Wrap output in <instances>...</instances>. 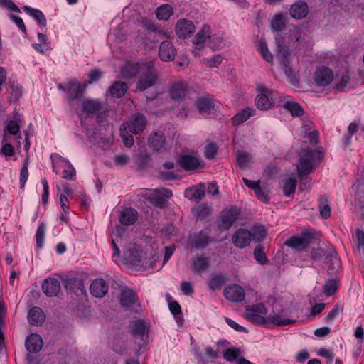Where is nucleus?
<instances>
[{
  "label": "nucleus",
  "mask_w": 364,
  "mask_h": 364,
  "mask_svg": "<svg viewBox=\"0 0 364 364\" xmlns=\"http://www.w3.org/2000/svg\"><path fill=\"white\" fill-rule=\"evenodd\" d=\"M53 170L56 174H61L63 178L73 181L76 171L70 162L57 154L56 159L53 161Z\"/></svg>",
  "instance_id": "nucleus-5"
},
{
  "label": "nucleus",
  "mask_w": 364,
  "mask_h": 364,
  "mask_svg": "<svg viewBox=\"0 0 364 364\" xmlns=\"http://www.w3.org/2000/svg\"><path fill=\"white\" fill-rule=\"evenodd\" d=\"M146 119L141 114H136L129 122L123 124L131 133L137 134L141 132L146 126Z\"/></svg>",
  "instance_id": "nucleus-18"
},
{
  "label": "nucleus",
  "mask_w": 364,
  "mask_h": 364,
  "mask_svg": "<svg viewBox=\"0 0 364 364\" xmlns=\"http://www.w3.org/2000/svg\"><path fill=\"white\" fill-rule=\"evenodd\" d=\"M132 134L126 127L121 128V136L126 147L130 148L133 146L134 137Z\"/></svg>",
  "instance_id": "nucleus-50"
},
{
  "label": "nucleus",
  "mask_w": 364,
  "mask_h": 364,
  "mask_svg": "<svg viewBox=\"0 0 364 364\" xmlns=\"http://www.w3.org/2000/svg\"><path fill=\"white\" fill-rule=\"evenodd\" d=\"M25 346L28 351L36 353L41 350L43 346L42 338L38 334L31 333L27 337Z\"/></svg>",
  "instance_id": "nucleus-29"
},
{
  "label": "nucleus",
  "mask_w": 364,
  "mask_h": 364,
  "mask_svg": "<svg viewBox=\"0 0 364 364\" xmlns=\"http://www.w3.org/2000/svg\"><path fill=\"white\" fill-rule=\"evenodd\" d=\"M296 185L297 181L296 179L291 178L287 179L283 186L284 195L286 196H290L294 194L295 193Z\"/></svg>",
  "instance_id": "nucleus-46"
},
{
  "label": "nucleus",
  "mask_w": 364,
  "mask_h": 364,
  "mask_svg": "<svg viewBox=\"0 0 364 364\" xmlns=\"http://www.w3.org/2000/svg\"><path fill=\"white\" fill-rule=\"evenodd\" d=\"M188 90V82L184 80H176L172 82L168 89L169 95L175 101H181L186 97Z\"/></svg>",
  "instance_id": "nucleus-12"
},
{
  "label": "nucleus",
  "mask_w": 364,
  "mask_h": 364,
  "mask_svg": "<svg viewBox=\"0 0 364 364\" xmlns=\"http://www.w3.org/2000/svg\"><path fill=\"white\" fill-rule=\"evenodd\" d=\"M289 12L292 18L302 19L305 18L309 13L308 5L303 1H299L291 5Z\"/></svg>",
  "instance_id": "nucleus-28"
},
{
  "label": "nucleus",
  "mask_w": 364,
  "mask_h": 364,
  "mask_svg": "<svg viewBox=\"0 0 364 364\" xmlns=\"http://www.w3.org/2000/svg\"><path fill=\"white\" fill-rule=\"evenodd\" d=\"M210 27L208 25H204L203 28L193 38L194 49L193 53L195 56L200 55V51L203 48L204 43L207 39H210Z\"/></svg>",
  "instance_id": "nucleus-14"
},
{
  "label": "nucleus",
  "mask_w": 364,
  "mask_h": 364,
  "mask_svg": "<svg viewBox=\"0 0 364 364\" xmlns=\"http://www.w3.org/2000/svg\"><path fill=\"white\" fill-rule=\"evenodd\" d=\"M176 33L180 38H187L195 31V26L191 21L187 19H180L176 25Z\"/></svg>",
  "instance_id": "nucleus-20"
},
{
  "label": "nucleus",
  "mask_w": 364,
  "mask_h": 364,
  "mask_svg": "<svg viewBox=\"0 0 364 364\" xmlns=\"http://www.w3.org/2000/svg\"><path fill=\"white\" fill-rule=\"evenodd\" d=\"M62 282L65 285V288L68 291H85L84 279L83 276L78 273H71L65 275Z\"/></svg>",
  "instance_id": "nucleus-10"
},
{
  "label": "nucleus",
  "mask_w": 364,
  "mask_h": 364,
  "mask_svg": "<svg viewBox=\"0 0 364 364\" xmlns=\"http://www.w3.org/2000/svg\"><path fill=\"white\" fill-rule=\"evenodd\" d=\"M338 289V283L335 279H330L326 282L323 287V291L326 296L333 295Z\"/></svg>",
  "instance_id": "nucleus-49"
},
{
  "label": "nucleus",
  "mask_w": 364,
  "mask_h": 364,
  "mask_svg": "<svg viewBox=\"0 0 364 364\" xmlns=\"http://www.w3.org/2000/svg\"><path fill=\"white\" fill-rule=\"evenodd\" d=\"M251 159V155L246 151H238L237 154V164L240 168H245Z\"/></svg>",
  "instance_id": "nucleus-45"
},
{
  "label": "nucleus",
  "mask_w": 364,
  "mask_h": 364,
  "mask_svg": "<svg viewBox=\"0 0 364 364\" xmlns=\"http://www.w3.org/2000/svg\"><path fill=\"white\" fill-rule=\"evenodd\" d=\"M46 228V225L43 223H41L38 227L36 234V245L38 247H42L43 245Z\"/></svg>",
  "instance_id": "nucleus-52"
},
{
  "label": "nucleus",
  "mask_w": 364,
  "mask_h": 364,
  "mask_svg": "<svg viewBox=\"0 0 364 364\" xmlns=\"http://www.w3.org/2000/svg\"><path fill=\"white\" fill-rule=\"evenodd\" d=\"M224 296L231 301L240 302L245 299L244 289L238 284L226 287L224 289Z\"/></svg>",
  "instance_id": "nucleus-19"
},
{
  "label": "nucleus",
  "mask_w": 364,
  "mask_h": 364,
  "mask_svg": "<svg viewBox=\"0 0 364 364\" xmlns=\"http://www.w3.org/2000/svg\"><path fill=\"white\" fill-rule=\"evenodd\" d=\"M223 57L220 55H214L210 58H204L203 60V63L206 64L208 67H218L220 64L222 63Z\"/></svg>",
  "instance_id": "nucleus-57"
},
{
  "label": "nucleus",
  "mask_w": 364,
  "mask_h": 364,
  "mask_svg": "<svg viewBox=\"0 0 364 364\" xmlns=\"http://www.w3.org/2000/svg\"><path fill=\"white\" fill-rule=\"evenodd\" d=\"M82 110L87 115L97 114L103 109L104 104L98 99L85 98L82 101Z\"/></svg>",
  "instance_id": "nucleus-22"
},
{
  "label": "nucleus",
  "mask_w": 364,
  "mask_h": 364,
  "mask_svg": "<svg viewBox=\"0 0 364 364\" xmlns=\"http://www.w3.org/2000/svg\"><path fill=\"white\" fill-rule=\"evenodd\" d=\"M138 219V212L133 208H126L119 215V222L124 225H134Z\"/></svg>",
  "instance_id": "nucleus-27"
},
{
  "label": "nucleus",
  "mask_w": 364,
  "mask_h": 364,
  "mask_svg": "<svg viewBox=\"0 0 364 364\" xmlns=\"http://www.w3.org/2000/svg\"><path fill=\"white\" fill-rule=\"evenodd\" d=\"M6 129L9 134L15 135L19 132L20 126L17 122L11 120L7 123Z\"/></svg>",
  "instance_id": "nucleus-64"
},
{
  "label": "nucleus",
  "mask_w": 364,
  "mask_h": 364,
  "mask_svg": "<svg viewBox=\"0 0 364 364\" xmlns=\"http://www.w3.org/2000/svg\"><path fill=\"white\" fill-rule=\"evenodd\" d=\"M9 18L13 22L16 23V25L22 32L26 33V27L23 23V19L21 17L14 14H11L9 15Z\"/></svg>",
  "instance_id": "nucleus-62"
},
{
  "label": "nucleus",
  "mask_w": 364,
  "mask_h": 364,
  "mask_svg": "<svg viewBox=\"0 0 364 364\" xmlns=\"http://www.w3.org/2000/svg\"><path fill=\"white\" fill-rule=\"evenodd\" d=\"M283 107L291 112V115L294 117H300L304 114V110L301 107L295 102L287 100L284 104Z\"/></svg>",
  "instance_id": "nucleus-41"
},
{
  "label": "nucleus",
  "mask_w": 364,
  "mask_h": 364,
  "mask_svg": "<svg viewBox=\"0 0 364 364\" xmlns=\"http://www.w3.org/2000/svg\"><path fill=\"white\" fill-rule=\"evenodd\" d=\"M240 354V350L237 348H229L223 352V358L227 361H235Z\"/></svg>",
  "instance_id": "nucleus-47"
},
{
  "label": "nucleus",
  "mask_w": 364,
  "mask_h": 364,
  "mask_svg": "<svg viewBox=\"0 0 364 364\" xmlns=\"http://www.w3.org/2000/svg\"><path fill=\"white\" fill-rule=\"evenodd\" d=\"M45 320V314L38 306L31 308L28 313V321L32 326H41Z\"/></svg>",
  "instance_id": "nucleus-30"
},
{
  "label": "nucleus",
  "mask_w": 364,
  "mask_h": 364,
  "mask_svg": "<svg viewBox=\"0 0 364 364\" xmlns=\"http://www.w3.org/2000/svg\"><path fill=\"white\" fill-rule=\"evenodd\" d=\"M23 10L31 16L33 17L38 22V23L41 26H46V18L43 14V13L36 9H33L30 6H25L23 7Z\"/></svg>",
  "instance_id": "nucleus-38"
},
{
  "label": "nucleus",
  "mask_w": 364,
  "mask_h": 364,
  "mask_svg": "<svg viewBox=\"0 0 364 364\" xmlns=\"http://www.w3.org/2000/svg\"><path fill=\"white\" fill-rule=\"evenodd\" d=\"M131 328L132 334L134 337L140 338L141 340H143L144 336L147 334L149 330L146 322L142 320L133 321L131 324Z\"/></svg>",
  "instance_id": "nucleus-32"
},
{
  "label": "nucleus",
  "mask_w": 364,
  "mask_h": 364,
  "mask_svg": "<svg viewBox=\"0 0 364 364\" xmlns=\"http://www.w3.org/2000/svg\"><path fill=\"white\" fill-rule=\"evenodd\" d=\"M226 282V278L223 274L213 275L208 281V286L212 290H220Z\"/></svg>",
  "instance_id": "nucleus-39"
},
{
  "label": "nucleus",
  "mask_w": 364,
  "mask_h": 364,
  "mask_svg": "<svg viewBox=\"0 0 364 364\" xmlns=\"http://www.w3.org/2000/svg\"><path fill=\"white\" fill-rule=\"evenodd\" d=\"M176 55V50L171 41H164L161 43L159 50V56L162 61H172Z\"/></svg>",
  "instance_id": "nucleus-23"
},
{
  "label": "nucleus",
  "mask_w": 364,
  "mask_h": 364,
  "mask_svg": "<svg viewBox=\"0 0 364 364\" xmlns=\"http://www.w3.org/2000/svg\"><path fill=\"white\" fill-rule=\"evenodd\" d=\"M254 114L255 110L252 108H245L232 118V123L234 126H238L247 121Z\"/></svg>",
  "instance_id": "nucleus-35"
},
{
  "label": "nucleus",
  "mask_w": 364,
  "mask_h": 364,
  "mask_svg": "<svg viewBox=\"0 0 364 364\" xmlns=\"http://www.w3.org/2000/svg\"><path fill=\"white\" fill-rule=\"evenodd\" d=\"M323 159L322 153L317 150L306 149L301 151L296 166L298 177L302 178L309 174Z\"/></svg>",
  "instance_id": "nucleus-2"
},
{
  "label": "nucleus",
  "mask_w": 364,
  "mask_h": 364,
  "mask_svg": "<svg viewBox=\"0 0 364 364\" xmlns=\"http://www.w3.org/2000/svg\"><path fill=\"white\" fill-rule=\"evenodd\" d=\"M281 65L282 66V69L286 76L289 80V81L292 82L293 80L295 78V75L294 74L292 68L290 66V60L287 63H282Z\"/></svg>",
  "instance_id": "nucleus-61"
},
{
  "label": "nucleus",
  "mask_w": 364,
  "mask_h": 364,
  "mask_svg": "<svg viewBox=\"0 0 364 364\" xmlns=\"http://www.w3.org/2000/svg\"><path fill=\"white\" fill-rule=\"evenodd\" d=\"M210 258L203 254L197 255L191 259V270L200 274L205 271L210 266Z\"/></svg>",
  "instance_id": "nucleus-21"
},
{
  "label": "nucleus",
  "mask_w": 364,
  "mask_h": 364,
  "mask_svg": "<svg viewBox=\"0 0 364 364\" xmlns=\"http://www.w3.org/2000/svg\"><path fill=\"white\" fill-rule=\"evenodd\" d=\"M210 228H206L196 234H194L191 240V246L199 249L205 248L213 240L212 237L210 236Z\"/></svg>",
  "instance_id": "nucleus-16"
},
{
  "label": "nucleus",
  "mask_w": 364,
  "mask_h": 364,
  "mask_svg": "<svg viewBox=\"0 0 364 364\" xmlns=\"http://www.w3.org/2000/svg\"><path fill=\"white\" fill-rule=\"evenodd\" d=\"M257 95L255 99V104L260 110H269L275 104L278 92L276 90L267 87L264 84H257L256 87Z\"/></svg>",
  "instance_id": "nucleus-4"
},
{
  "label": "nucleus",
  "mask_w": 364,
  "mask_h": 364,
  "mask_svg": "<svg viewBox=\"0 0 364 364\" xmlns=\"http://www.w3.org/2000/svg\"><path fill=\"white\" fill-rule=\"evenodd\" d=\"M254 257L257 262L261 264H264L267 262V256L264 251V247L257 245L254 250Z\"/></svg>",
  "instance_id": "nucleus-53"
},
{
  "label": "nucleus",
  "mask_w": 364,
  "mask_h": 364,
  "mask_svg": "<svg viewBox=\"0 0 364 364\" xmlns=\"http://www.w3.org/2000/svg\"><path fill=\"white\" fill-rule=\"evenodd\" d=\"M343 306L341 304H336L333 308L331 310V311L326 316L327 321H333L335 318L341 313L343 312Z\"/></svg>",
  "instance_id": "nucleus-58"
},
{
  "label": "nucleus",
  "mask_w": 364,
  "mask_h": 364,
  "mask_svg": "<svg viewBox=\"0 0 364 364\" xmlns=\"http://www.w3.org/2000/svg\"><path fill=\"white\" fill-rule=\"evenodd\" d=\"M295 322V320L282 318L279 315H270L265 318V321L262 326H264L266 327H270L272 326H284L293 324Z\"/></svg>",
  "instance_id": "nucleus-31"
},
{
  "label": "nucleus",
  "mask_w": 364,
  "mask_h": 364,
  "mask_svg": "<svg viewBox=\"0 0 364 364\" xmlns=\"http://www.w3.org/2000/svg\"><path fill=\"white\" fill-rule=\"evenodd\" d=\"M318 208L320 211L321 216L327 219L331 216V208L329 205V200L327 196H321L318 198Z\"/></svg>",
  "instance_id": "nucleus-34"
},
{
  "label": "nucleus",
  "mask_w": 364,
  "mask_h": 364,
  "mask_svg": "<svg viewBox=\"0 0 364 364\" xmlns=\"http://www.w3.org/2000/svg\"><path fill=\"white\" fill-rule=\"evenodd\" d=\"M232 241L236 247L240 249L245 248L252 242L251 234L247 229H238L233 234Z\"/></svg>",
  "instance_id": "nucleus-17"
},
{
  "label": "nucleus",
  "mask_w": 364,
  "mask_h": 364,
  "mask_svg": "<svg viewBox=\"0 0 364 364\" xmlns=\"http://www.w3.org/2000/svg\"><path fill=\"white\" fill-rule=\"evenodd\" d=\"M120 73L124 79L138 77L136 88L140 91H144L154 86L159 80L154 59L141 62L128 60L121 67Z\"/></svg>",
  "instance_id": "nucleus-1"
},
{
  "label": "nucleus",
  "mask_w": 364,
  "mask_h": 364,
  "mask_svg": "<svg viewBox=\"0 0 364 364\" xmlns=\"http://www.w3.org/2000/svg\"><path fill=\"white\" fill-rule=\"evenodd\" d=\"M241 215V209L237 206H230L223 210L220 214L218 228L228 230L235 223Z\"/></svg>",
  "instance_id": "nucleus-8"
},
{
  "label": "nucleus",
  "mask_w": 364,
  "mask_h": 364,
  "mask_svg": "<svg viewBox=\"0 0 364 364\" xmlns=\"http://www.w3.org/2000/svg\"><path fill=\"white\" fill-rule=\"evenodd\" d=\"M312 235L307 232H303L299 236H293L285 242V245L288 247L294 248L298 250L305 249L311 242Z\"/></svg>",
  "instance_id": "nucleus-13"
},
{
  "label": "nucleus",
  "mask_w": 364,
  "mask_h": 364,
  "mask_svg": "<svg viewBox=\"0 0 364 364\" xmlns=\"http://www.w3.org/2000/svg\"><path fill=\"white\" fill-rule=\"evenodd\" d=\"M108 289L107 282L101 278L93 280L90 287V293L97 298L103 297L107 293Z\"/></svg>",
  "instance_id": "nucleus-25"
},
{
  "label": "nucleus",
  "mask_w": 364,
  "mask_h": 364,
  "mask_svg": "<svg viewBox=\"0 0 364 364\" xmlns=\"http://www.w3.org/2000/svg\"><path fill=\"white\" fill-rule=\"evenodd\" d=\"M196 105L200 113L209 114L210 112L213 109L214 100L210 95H207L200 97H198L196 100Z\"/></svg>",
  "instance_id": "nucleus-26"
},
{
  "label": "nucleus",
  "mask_w": 364,
  "mask_h": 364,
  "mask_svg": "<svg viewBox=\"0 0 364 364\" xmlns=\"http://www.w3.org/2000/svg\"><path fill=\"white\" fill-rule=\"evenodd\" d=\"M69 198H70V197H68L65 194L60 195V206H61L63 212L65 214L69 213V211H70Z\"/></svg>",
  "instance_id": "nucleus-60"
},
{
  "label": "nucleus",
  "mask_w": 364,
  "mask_h": 364,
  "mask_svg": "<svg viewBox=\"0 0 364 364\" xmlns=\"http://www.w3.org/2000/svg\"><path fill=\"white\" fill-rule=\"evenodd\" d=\"M28 162L25 161L23 167L21 168V170L20 185H21V188H23L24 187L25 183L28 177Z\"/></svg>",
  "instance_id": "nucleus-59"
},
{
  "label": "nucleus",
  "mask_w": 364,
  "mask_h": 364,
  "mask_svg": "<svg viewBox=\"0 0 364 364\" xmlns=\"http://www.w3.org/2000/svg\"><path fill=\"white\" fill-rule=\"evenodd\" d=\"M259 51L263 58L268 63L273 62V55L267 48V45L265 42H259Z\"/></svg>",
  "instance_id": "nucleus-55"
},
{
  "label": "nucleus",
  "mask_w": 364,
  "mask_h": 364,
  "mask_svg": "<svg viewBox=\"0 0 364 364\" xmlns=\"http://www.w3.org/2000/svg\"><path fill=\"white\" fill-rule=\"evenodd\" d=\"M155 14L158 19L166 21L173 14V7L168 4H163L156 9Z\"/></svg>",
  "instance_id": "nucleus-37"
},
{
  "label": "nucleus",
  "mask_w": 364,
  "mask_h": 364,
  "mask_svg": "<svg viewBox=\"0 0 364 364\" xmlns=\"http://www.w3.org/2000/svg\"><path fill=\"white\" fill-rule=\"evenodd\" d=\"M218 153V146L215 143H209L205 149L204 155L206 159H213Z\"/></svg>",
  "instance_id": "nucleus-56"
},
{
  "label": "nucleus",
  "mask_w": 364,
  "mask_h": 364,
  "mask_svg": "<svg viewBox=\"0 0 364 364\" xmlns=\"http://www.w3.org/2000/svg\"><path fill=\"white\" fill-rule=\"evenodd\" d=\"M334 73L333 70L326 67L321 66L316 68L314 74V81L316 86L326 87L333 80Z\"/></svg>",
  "instance_id": "nucleus-9"
},
{
  "label": "nucleus",
  "mask_w": 364,
  "mask_h": 364,
  "mask_svg": "<svg viewBox=\"0 0 364 364\" xmlns=\"http://www.w3.org/2000/svg\"><path fill=\"white\" fill-rule=\"evenodd\" d=\"M205 196V191L201 188H187L185 196L191 200L199 201Z\"/></svg>",
  "instance_id": "nucleus-42"
},
{
  "label": "nucleus",
  "mask_w": 364,
  "mask_h": 364,
  "mask_svg": "<svg viewBox=\"0 0 364 364\" xmlns=\"http://www.w3.org/2000/svg\"><path fill=\"white\" fill-rule=\"evenodd\" d=\"M326 263L328 269L337 271L341 265V260L337 254H331L326 257Z\"/></svg>",
  "instance_id": "nucleus-48"
},
{
  "label": "nucleus",
  "mask_w": 364,
  "mask_h": 364,
  "mask_svg": "<svg viewBox=\"0 0 364 364\" xmlns=\"http://www.w3.org/2000/svg\"><path fill=\"white\" fill-rule=\"evenodd\" d=\"M149 146L156 151L160 150L165 144V136L162 132H154L149 138Z\"/></svg>",
  "instance_id": "nucleus-36"
},
{
  "label": "nucleus",
  "mask_w": 364,
  "mask_h": 364,
  "mask_svg": "<svg viewBox=\"0 0 364 364\" xmlns=\"http://www.w3.org/2000/svg\"><path fill=\"white\" fill-rule=\"evenodd\" d=\"M197 218L200 220H204L212 213V208L205 203H202L196 209Z\"/></svg>",
  "instance_id": "nucleus-44"
},
{
  "label": "nucleus",
  "mask_w": 364,
  "mask_h": 364,
  "mask_svg": "<svg viewBox=\"0 0 364 364\" xmlns=\"http://www.w3.org/2000/svg\"><path fill=\"white\" fill-rule=\"evenodd\" d=\"M289 51L288 48L282 45L278 46L277 57L279 60L280 64L287 63L289 61Z\"/></svg>",
  "instance_id": "nucleus-51"
},
{
  "label": "nucleus",
  "mask_w": 364,
  "mask_h": 364,
  "mask_svg": "<svg viewBox=\"0 0 364 364\" xmlns=\"http://www.w3.org/2000/svg\"><path fill=\"white\" fill-rule=\"evenodd\" d=\"M42 290L48 297L55 296L60 291V282L55 278L46 279L42 284Z\"/></svg>",
  "instance_id": "nucleus-24"
},
{
  "label": "nucleus",
  "mask_w": 364,
  "mask_h": 364,
  "mask_svg": "<svg viewBox=\"0 0 364 364\" xmlns=\"http://www.w3.org/2000/svg\"><path fill=\"white\" fill-rule=\"evenodd\" d=\"M120 303L122 306L132 310L134 307H140L137 294L131 289H122L120 293Z\"/></svg>",
  "instance_id": "nucleus-15"
},
{
  "label": "nucleus",
  "mask_w": 364,
  "mask_h": 364,
  "mask_svg": "<svg viewBox=\"0 0 364 364\" xmlns=\"http://www.w3.org/2000/svg\"><path fill=\"white\" fill-rule=\"evenodd\" d=\"M180 166L187 171H196L204 167V164L196 156L190 154H181L178 159Z\"/></svg>",
  "instance_id": "nucleus-11"
},
{
  "label": "nucleus",
  "mask_w": 364,
  "mask_h": 364,
  "mask_svg": "<svg viewBox=\"0 0 364 364\" xmlns=\"http://www.w3.org/2000/svg\"><path fill=\"white\" fill-rule=\"evenodd\" d=\"M249 232L251 234L252 241L261 242L266 237V230L262 225L253 226Z\"/></svg>",
  "instance_id": "nucleus-40"
},
{
  "label": "nucleus",
  "mask_w": 364,
  "mask_h": 364,
  "mask_svg": "<svg viewBox=\"0 0 364 364\" xmlns=\"http://www.w3.org/2000/svg\"><path fill=\"white\" fill-rule=\"evenodd\" d=\"M102 75V72L97 68L91 70L88 73L87 80L84 82V85L86 87L88 84L98 81L101 78Z\"/></svg>",
  "instance_id": "nucleus-54"
},
{
  "label": "nucleus",
  "mask_w": 364,
  "mask_h": 364,
  "mask_svg": "<svg viewBox=\"0 0 364 364\" xmlns=\"http://www.w3.org/2000/svg\"><path fill=\"white\" fill-rule=\"evenodd\" d=\"M267 309L263 303H257L245 307V318L252 323L263 325Z\"/></svg>",
  "instance_id": "nucleus-6"
},
{
  "label": "nucleus",
  "mask_w": 364,
  "mask_h": 364,
  "mask_svg": "<svg viewBox=\"0 0 364 364\" xmlns=\"http://www.w3.org/2000/svg\"><path fill=\"white\" fill-rule=\"evenodd\" d=\"M256 197L262 201L264 203H268L269 201V196L268 195V193L263 190L262 187L260 186L256 191L255 192Z\"/></svg>",
  "instance_id": "nucleus-63"
},
{
  "label": "nucleus",
  "mask_w": 364,
  "mask_h": 364,
  "mask_svg": "<svg viewBox=\"0 0 364 364\" xmlns=\"http://www.w3.org/2000/svg\"><path fill=\"white\" fill-rule=\"evenodd\" d=\"M271 26L274 31H281L285 27V18L282 14H277L271 21Z\"/></svg>",
  "instance_id": "nucleus-43"
},
{
  "label": "nucleus",
  "mask_w": 364,
  "mask_h": 364,
  "mask_svg": "<svg viewBox=\"0 0 364 364\" xmlns=\"http://www.w3.org/2000/svg\"><path fill=\"white\" fill-rule=\"evenodd\" d=\"M138 196L151 206L163 208L167 200L172 196V191L164 188L154 190L143 189L138 193Z\"/></svg>",
  "instance_id": "nucleus-3"
},
{
  "label": "nucleus",
  "mask_w": 364,
  "mask_h": 364,
  "mask_svg": "<svg viewBox=\"0 0 364 364\" xmlns=\"http://www.w3.org/2000/svg\"><path fill=\"white\" fill-rule=\"evenodd\" d=\"M58 88L65 92L69 103L73 102L82 96L86 89L85 86L82 87L81 83L76 79L71 80L65 85L59 84Z\"/></svg>",
  "instance_id": "nucleus-7"
},
{
  "label": "nucleus",
  "mask_w": 364,
  "mask_h": 364,
  "mask_svg": "<svg viewBox=\"0 0 364 364\" xmlns=\"http://www.w3.org/2000/svg\"><path fill=\"white\" fill-rule=\"evenodd\" d=\"M128 89L127 85L122 81H115L109 88L108 92L115 98L122 97Z\"/></svg>",
  "instance_id": "nucleus-33"
}]
</instances>
